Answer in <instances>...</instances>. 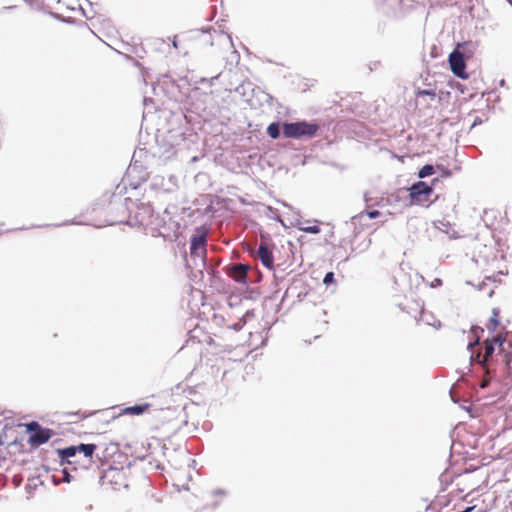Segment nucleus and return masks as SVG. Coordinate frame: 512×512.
<instances>
[{"label":"nucleus","mask_w":512,"mask_h":512,"mask_svg":"<svg viewBox=\"0 0 512 512\" xmlns=\"http://www.w3.org/2000/svg\"><path fill=\"white\" fill-rule=\"evenodd\" d=\"M426 95L434 98L435 92L433 90H419L416 92L417 97L426 96Z\"/></svg>","instance_id":"nucleus-18"},{"label":"nucleus","mask_w":512,"mask_h":512,"mask_svg":"<svg viewBox=\"0 0 512 512\" xmlns=\"http://www.w3.org/2000/svg\"><path fill=\"white\" fill-rule=\"evenodd\" d=\"M297 228L300 231H303V232H306V233H311V234H318V233L321 232V228L317 224H315V225H304L302 223H299L297 225Z\"/></svg>","instance_id":"nucleus-15"},{"label":"nucleus","mask_w":512,"mask_h":512,"mask_svg":"<svg viewBox=\"0 0 512 512\" xmlns=\"http://www.w3.org/2000/svg\"><path fill=\"white\" fill-rule=\"evenodd\" d=\"M433 188L423 181H419L410 188V200L412 204L427 205L430 202V196Z\"/></svg>","instance_id":"nucleus-4"},{"label":"nucleus","mask_w":512,"mask_h":512,"mask_svg":"<svg viewBox=\"0 0 512 512\" xmlns=\"http://www.w3.org/2000/svg\"><path fill=\"white\" fill-rule=\"evenodd\" d=\"M95 450V444H80L58 449L57 453L62 465H70L76 470L78 467L88 468L92 462V456Z\"/></svg>","instance_id":"nucleus-1"},{"label":"nucleus","mask_w":512,"mask_h":512,"mask_svg":"<svg viewBox=\"0 0 512 512\" xmlns=\"http://www.w3.org/2000/svg\"><path fill=\"white\" fill-rule=\"evenodd\" d=\"M257 257L265 267L269 269L273 268V253L265 242L260 243Z\"/></svg>","instance_id":"nucleus-10"},{"label":"nucleus","mask_w":512,"mask_h":512,"mask_svg":"<svg viewBox=\"0 0 512 512\" xmlns=\"http://www.w3.org/2000/svg\"><path fill=\"white\" fill-rule=\"evenodd\" d=\"M508 1H509V3L512 5V0H508Z\"/></svg>","instance_id":"nucleus-24"},{"label":"nucleus","mask_w":512,"mask_h":512,"mask_svg":"<svg viewBox=\"0 0 512 512\" xmlns=\"http://www.w3.org/2000/svg\"><path fill=\"white\" fill-rule=\"evenodd\" d=\"M318 129V124L306 121L283 124V134L287 138L312 137Z\"/></svg>","instance_id":"nucleus-2"},{"label":"nucleus","mask_w":512,"mask_h":512,"mask_svg":"<svg viewBox=\"0 0 512 512\" xmlns=\"http://www.w3.org/2000/svg\"><path fill=\"white\" fill-rule=\"evenodd\" d=\"M449 64H450L452 72L456 76L461 77V78L466 77V74H465L466 65H465L464 57H463V54L461 52H459L457 49L454 50L449 55Z\"/></svg>","instance_id":"nucleus-6"},{"label":"nucleus","mask_w":512,"mask_h":512,"mask_svg":"<svg viewBox=\"0 0 512 512\" xmlns=\"http://www.w3.org/2000/svg\"><path fill=\"white\" fill-rule=\"evenodd\" d=\"M249 266L245 264H233L228 270V275L237 282L244 283L247 279Z\"/></svg>","instance_id":"nucleus-9"},{"label":"nucleus","mask_w":512,"mask_h":512,"mask_svg":"<svg viewBox=\"0 0 512 512\" xmlns=\"http://www.w3.org/2000/svg\"><path fill=\"white\" fill-rule=\"evenodd\" d=\"M505 337L502 335H497L492 339H487L484 341V353H478L474 360L481 366L483 370H486L489 373L490 366V358L495 351V346L497 345L500 350H502V346L505 342Z\"/></svg>","instance_id":"nucleus-3"},{"label":"nucleus","mask_w":512,"mask_h":512,"mask_svg":"<svg viewBox=\"0 0 512 512\" xmlns=\"http://www.w3.org/2000/svg\"><path fill=\"white\" fill-rule=\"evenodd\" d=\"M206 237L205 235L194 236L191 239L190 253L194 257H202L206 254Z\"/></svg>","instance_id":"nucleus-8"},{"label":"nucleus","mask_w":512,"mask_h":512,"mask_svg":"<svg viewBox=\"0 0 512 512\" xmlns=\"http://www.w3.org/2000/svg\"><path fill=\"white\" fill-rule=\"evenodd\" d=\"M151 407V404L149 403H143L139 405L129 406L122 409L121 414L126 415H141L145 412H147Z\"/></svg>","instance_id":"nucleus-11"},{"label":"nucleus","mask_w":512,"mask_h":512,"mask_svg":"<svg viewBox=\"0 0 512 512\" xmlns=\"http://www.w3.org/2000/svg\"><path fill=\"white\" fill-rule=\"evenodd\" d=\"M88 416H90V414H87V413H82L81 414V418H87Z\"/></svg>","instance_id":"nucleus-23"},{"label":"nucleus","mask_w":512,"mask_h":512,"mask_svg":"<svg viewBox=\"0 0 512 512\" xmlns=\"http://www.w3.org/2000/svg\"><path fill=\"white\" fill-rule=\"evenodd\" d=\"M267 134L272 138V139H277L279 136H280V128H279V124L274 122V123H271L268 127H267Z\"/></svg>","instance_id":"nucleus-16"},{"label":"nucleus","mask_w":512,"mask_h":512,"mask_svg":"<svg viewBox=\"0 0 512 512\" xmlns=\"http://www.w3.org/2000/svg\"><path fill=\"white\" fill-rule=\"evenodd\" d=\"M167 414H170V413L167 411L161 410L160 415L157 417L155 424H154L155 429H160L165 424L170 422L171 419L167 416Z\"/></svg>","instance_id":"nucleus-14"},{"label":"nucleus","mask_w":512,"mask_h":512,"mask_svg":"<svg viewBox=\"0 0 512 512\" xmlns=\"http://www.w3.org/2000/svg\"><path fill=\"white\" fill-rule=\"evenodd\" d=\"M63 474H64V480H65L66 482H70V475H69V473L67 472V468H64V469H63Z\"/></svg>","instance_id":"nucleus-22"},{"label":"nucleus","mask_w":512,"mask_h":512,"mask_svg":"<svg viewBox=\"0 0 512 512\" xmlns=\"http://www.w3.org/2000/svg\"><path fill=\"white\" fill-rule=\"evenodd\" d=\"M434 173V167L432 165H424L418 172L419 178H425Z\"/></svg>","instance_id":"nucleus-17"},{"label":"nucleus","mask_w":512,"mask_h":512,"mask_svg":"<svg viewBox=\"0 0 512 512\" xmlns=\"http://www.w3.org/2000/svg\"><path fill=\"white\" fill-rule=\"evenodd\" d=\"M225 494L222 491H215L213 492L207 501V506L216 507L218 506L221 501L224 499Z\"/></svg>","instance_id":"nucleus-13"},{"label":"nucleus","mask_w":512,"mask_h":512,"mask_svg":"<svg viewBox=\"0 0 512 512\" xmlns=\"http://www.w3.org/2000/svg\"><path fill=\"white\" fill-rule=\"evenodd\" d=\"M102 479L111 484L121 485L125 480V474L122 470L115 467H109L104 471Z\"/></svg>","instance_id":"nucleus-7"},{"label":"nucleus","mask_w":512,"mask_h":512,"mask_svg":"<svg viewBox=\"0 0 512 512\" xmlns=\"http://www.w3.org/2000/svg\"><path fill=\"white\" fill-rule=\"evenodd\" d=\"M369 218H376L380 215V212L378 210H373V211H367L365 213Z\"/></svg>","instance_id":"nucleus-21"},{"label":"nucleus","mask_w":512,"mask_h":512,"mask_svg":"<svg viewBox=\"0 0 512 512\" xmlns=\"http://www.w3.org/2000/svg\"><path fill=\"white\" fill-rule=\"evenodd\" d=\"M332 282H334V273L328 272L323 279V283L329 285Z\"/></svg>","instance_id":"nucleus-20"},{"label":"nucleus","mask_w":512,"mask_h":512,"mask_svg":"<svg viewBox=\"0 0 512 512\" xmlns=\"http://www.w3.org/2000/svg\"><path fill=\"white\" fill-rule=\"evenodd\" d=\"M499 314H500V311L498 308L492 309V315H491L490 319L488 320V323L486 324V327L488 330L495 331L497 329V327L500 324Z\"/></svg>","instance_id":"nucleus-12"},{"label":"nucleus","mask_w":512,"mask_h":512,"mask_svg":"<svg viewBox=\"0 0 512 512\" xmlns=\"http://www.w3.org/2000/svg\"><path fill=\"white\" fill-rule=\"evenodd\" d=\"M484 371H485V374H484V377H483L482 383H481V385H480L482 388L487 387V386H488V384H489V382H490V380H491L490 372H489V373H487V371H486V370H484Z\"/></svg>","instance_id":"nucleus-19"},{"label":"nucleus","mask_w":512,"mask_h":512,"mask_svg":"<svg viewBox=\"0 0 512 512\" xmlns=\"http://www.w3.org/2000/svg\"><path fill=\"white\" fill-rule=\"evenodd\" d=\"M27 427L29 431H32L29 437V443L32 445L44 444L51 438L50 430L42 429L36 422L30 423Z\"/></svg>","instance_id":"nucleus-5"}]
</instances>
